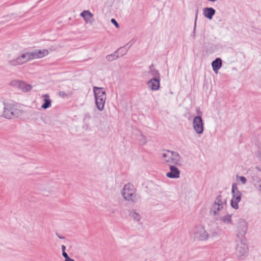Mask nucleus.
<instances>
[{
	"instance_id": "6e6552de",
	"label": "nucleus",
	"mask_w": 261,
	"mask_h": 261,
	"mask_svg": "<svg viewBox=\"0 0 261 261\" xmlns=\"http://www.w3.org/2000/svg\"><path fill=\"white\" fill-rule=\"evenodd\" d=\"M192 125L194 132L198 135H201L204 131V123L201 116H197L193 118Z\"/></svg>"
},
{
	"instance_id": "a878e982",
	"label": "nucleus",
	"mask_w": 261,
	"mask_h": 261,
	"mask_svg": "<svg viewBox=\"0 0 261 261\" xmlns=\"http://www.w3.org/2000/svg\"><path fill=\"white\" fill-rule=\"evenodd\" d=\"M237 179L240 181L242 184H245L246 182V179L244 176H237Z\"/></svg>"
},
{
	"instance_id": "a211bd4d",
	"label": "nucleus",
	"mask_w": 261,
	"mask_h": 261,
	"mask_svg": "<svg viewBox=\"0 0 261 261\" xmlns=\"http://www.w3.org/2000/svg\"><path fill=\"white\" fill-rule=\"evenodd\" d=\"M17 87L18 88L24 92H27L32 89V86L22 81H17Z\"/></svg>"
},
{
	"instance_id": "f257e3e1",
	"label": "nucleus",
	"mask_w": 261,
	"mask_h": 261,
	"mask_svg": "<svg viewBox=\"0 0 261 261\" xmlns=\"http://www.w3.org/2000/svg\"><path fill=\"white\" fill-rule=\"evenodd\" d=\"M161 160L162 162L168 166H181L182 162V157L176 152L171 150H165L162 153Z\"/></svg>"
},
{
	"instance_id": "dca6fc26",
	"label": "nucleus",
	"mask_w": 261,
	"mask_h": 261,
	"mask_svg": "<svg viewBox=\"0 0 261 261\" xmlns=\"http://www.w3.org/2000/svg\"><path fill=\"white\" fill-rule=\"evenodd\" d=\"M48 50L46 49L42 50H35L32 51L33 60L43 58L47 56L48 54Z\"/></svg>"
},
{
	"instance_id": "2eb2a0df",
	"label": "nucleus",
	"mask_w": 261,
	"mask_h": 261,
	"mask_svg": "<svg viewBox=\"0 0 261 261\" xmlns=\"http://www.w3.org/2000/svg\"><path fill=\"white\" fill-rule=\"evenodd\" d=\"M81 16L84 18L86 23L92 24L93 20V15L89 10H84L81 13Z\"/></svg>"
},
{
	"instance_id": "7c9ffc66",
	"label": "nucleus",
	"mask_w": 261,
	"mask_h": 261,
	"mask_svg": "<svg viewBox=\"0 0 261 261\" xmlns=\"http://www.w3.org/2000/svg\"><path fill=\"white\" fill-rule=\"evenodd\" d=\"M133 44V42H129L125 45V47H127V48H129L132 46Z\"/></svg>"
},
{
	"instance_id": "4468645a",
	"label": "nucleus",
	"mask_w": 261,
	"mask_h": 261,
	"mask_svg": "<svg viewBox=\"0 0 261 261\" xmlns=\"http://www.w3.org/2000/svg\"><path fill=\"white\" fill-rule=\"evenodd\" d=\"M217 220L226 225H232V214L226 213L224 215L221 216L217 218Z\"/></svg>"
},
{
	"instance_id": "20e7f679",
	"label": "nucleus",
	"mask_w": 261,
	"mask_h": 261,
	"mask_svg": "<svg viewBox=\"0 0 261 261\" xmlns=\"http://www.w3.org/2000/svg\"><path fill=\"white\" fill-rule=\"evenodd\" d=\"M226 200L221 195H218L215 199L210 209V213L214 216L219 215L220 212L224 210L226 207Z\"/></svg>"
},
{
	"instance_id": "aec40b11",
	"label": "nucleus",
	"mask_w": 261,
	"mask_h": 261,
	"mask_svg": "<svg viewBox=\"0 0 261 261\" xmlns=\"http://www.w3.org/2000/svg\"><path fill=\"white\" fill-rule=\"evenodd\" d=\"M222 65V60L219 58H216L214 61L212 62V66L213 70L215 73H217L218 70L221 67Z\"/></svg>"
},
{
	"instance_id": "f8f14e48",
	"label": "nucleus",
	"mask_w": 261,
	"mask_h": 261,
	"mask_svg": "<svg viewBox=\"0 0 261 261\" xmlns=\"http://www.w3.org/2000/svg\"><path fill=\"white\" fill-rule=\"evenodd\" d=\"M148 87L152 91H157L160 87V79L151 78L147 82Z\"/></svg>"
},
{
	"instance_id": "c85d7f7f",
	"label": "nucleus",
	"mask_w": 261,
	"mask_h": 261,
	"mask_svg": "<svg viewBox=\"0 0 261 261\" xmlns=\"http://www.w3.org/2000/svg\"><path fill=\"white\" fill-rule=\"evenodd\" d=\"M59 96H60L62 97H64L66 95V93L63 91H60L59 93Z\"/></svg>"
},
{
	"instance_id": "412c9836",
	"label": "nucleus",
	"mask_w": 261,
	"mask_h": 261,
	"mask_svg": "<svg viewBox=\"0 0 261 261\" xmlns=\"http://www.w3.org/2000/svg\"><path fill=\"white\" fill-rule=\"evenodd\" d=\"M148 75L149 76L151 77V78L160 79V74L159 71L154 68L153 65L149 66Z\"/></svg>"
},
{
	"instance_id": "b1692460",
	"label": "nucleus",
	"mask_w": 261,
	"mask_h": 261,
	"mask_svg": "<svg viewBox=\"0 0 261 261\" xmlns=\"http://www.w3.org/2000/svg\"><path fill=\"white\" fill-rule=\"evenodd\" d=\"M117 51L114 53L112 54L107 55L106 59L108 61H112L119 57L118 55H117Z\"/></svg>"
},
{
	"instance_id": "4be33fe9",
	"label": "nucleus",
	"mask_w": 261,
	"mask_h": 261,
	"mask_svg": "<svg viewBox=\"0 0 261 261\" xmlns=\"http://www.w3.org/2000/svg\"><path fill=\"white\" fill-rule=\"evenodd\" d=\"M129 216L135 221L137 222H139L141 219V216L140 214L136 212L135 210L131 211L129 213Z\"/></svg>"
},
{
	"instance_id": "0eeeda50",
	"label": "nucleus",
	"mask_w": 261,
	"mask_h": 261,
	"mask_svg": "<svg viewBox=\"0 0 261 261\" xmlns=\"http://www.w3.org/2000/svg\"><path fill=\"white\" fill-rule=\"evenodd\" d=\"M231 193L232 198L231 200V206L233 208L237 210L239 208L238 203L241 201L242 197V193L239 191L237 185L234 183L232 185Z\"/></svg>"
},
{
	"instance_id": "9b49d317",
	"label": "nucleus",
	"mask_w": 261,
	"mask_h": 261,
	"mask_svg": "<svg viewBox=\"0 0 261 261\" xmlns=\"http://www.w3.org/2000/svg\"><path fill=\"white\" fill-rule=\"evenodd\" d=\"M18 114L17 110L14 109L10 105H7L4 108V116L8 119H11Z\"/></svg>"
},
{
	"instance_id": "9d476101",
	"label": "nucleus",
	"mask_w": 261,
	"mask_h": 261,
	"mask_svg": "<svg viewBox=\"0 0 261 261\" xmlns=\"http://www.w3.org/2000/svg\"><path fill=\"white\" fill-rule=\"evenodd\" d=\"M237 231L241 236L245 235L247 231L248 224L247 222L242 218H240L236 224Z\"/></svg>"
},
{
	"instance_id": "cd10ccee",
	"label": "nucleus",
	"mask_w": 261,
	"mask_h": 261,
	"mask_svg": "<svg viewBox=\"0 0 261 261\" xmlns=\"http://www.w3.org/2000/svg\"><path fill=\"white\" fill-rule=\"evenodd\" d=\"M91 119V115L89 113H86L84 115V120H85L86 119Z\"/></svg>"
},
{
	"instance_id": "bb28decb",
	"label": "nucleus",
	"mask_w": 261,
	"mask_h": 261,
	"mask_svg": "<svg viewBox=\"0 0 261 261\" xmlns=\"http://www.w3.org/2000/svg\"><path fill=\"white\" fill-rule=\"evenodd\" d=\"M111 22L115 25V26L117 28H118L119 27V25L118 24V23L117 22V21L114 19V18H112L111 19Z\"/></svg>"
},
{
	"instance_id": "39448f33",
	"label": "nucleus",
	"mask_w": 261,
	"mask_h": 261,
	"mask_svg": "<svg viewBox=\"0 0 261 261\" xmlns=\"http://www.w3.org/2000/svg\"><path fill=\"white\" fill-rule=\"evenodd\" d=\"M191 237L195 240L205 241L209 238V234L206 232L203 226L199 225L194 227L190 231Z\"/></svg>"
},
{
	"instance_id": "7ed1b4c3",
	"label": "nucleus",
	"mask_w": 261,
	"mask_h": 261,
	"mask_svg": "<svg viewBox=\"0 0 261 261\" xmlns=\"http://www.w3.org/2000/svg\"><path fill=\"white\" fill-rule=\"evenodd\" d=\"M93 92L96 107L98 110L102 111L105 108L107 98L106 91L103 88L94 87Z\"/></svg>"
},
{
	"instance_id": "c9c22d12",
	"label": "nucleus",
	"mask_w": 261,
	"mask_h": 261,
	"mask_svg": "<svg viewBox=\"0 0 261 261\" xmlns=\"http://www.w3.org/2000/svg\"><path fill=\"white\" fill-rule=\"evenodd\" d=\"M127 50H126L125 51H122L123 53L122 54L121 56L125 55L127 53Z\"/></svg>"
},
{
	"instance_id": "423d86ee",
	"label": "nucleus",
	"mask_w": 261,
	"mask_h": 261,
	"mask_svg": "<svg viewBox=\"0 0 261 261\" xmlns=\"http://www.w3.org/2000/svg\"><path fill=\"white\" fill-rule=\"evenodd\" d=\"M33 60L31 52H25L15 59L8 61V64L13 66L21 65L27 62Z\"/></svg>"
},
{
	"instance_id": "1a4fd4ad",
	"label": "nucleus",
	"mask_w": 261,
	"mask_h": 261,
	"mask_svg": "<svg viewBox=\"0 0 261 261\" xmlns=\"http://www.w3.org/2000/svg\"><path fill=\"white\" fill-rule=\"evenodd\" d=\"M236 249V254L238 256L241 257L245 255L247 253L248 250L246 241L240 240L238 241Z\"/></svg>"
},
{
	"instance_id": "5701e85b",
	"label": "nucleus",
	"mask_w": 261,
	"mask_h": 261,
	"mask_svg": "<svg viewBox=\"0 0 261 261\" xmlns=\"http://www.w3.org/2000/svg\"><path fill=\"white\" fill-rule=\"evenodd\" d=\"M93 122L95 126L98 128H101L104 124L103 121L99 119L96 115L94 117Z\"/></svg>"
},
{
	"instance_id": "72a5a7b5",
	"label": "nucleus",
	"mask_w": 261,
	"mask_h": 261,
	"mask_svg": "<svg viewBox=\"0 0 261 261\" xmlns=\"http://www.w3.org/2000/svg\"><path fill=\"white\" fill-rule=\"evenodd\" d=\"M65 250H66V247H65V246H64V245H62V252H63V251H65Z\"/></svg>"
},
{
	"instance_id": "ddd939ff",
	"label": "nucleus",
	"mask_w": 261,
	"mask_h": 261,
	"mask_svg": "<svg viewBox=\"0 0 261 261\" xmlns=\"http://www.w3.org/2000/svg\"><path fill=\"white\" fill-rule=\"evenodd\" d=\"M175 166H169L170 171L166 173L167 177L170 178H177L179 177L180 171Z\"/></svg>"
},
{
	"instance_id": "f3484780",
	"label": "nucleus",
	"mask_w": 261,
	"mask_h": 261,
	"mask_svg": "<svg viewBox=\"0 0 261 261\" xmlns=\"http://www.w3.org/2000/svg\"><path fill=\"white\" fill-rule=\"evenodd\" d=\"M41 98L43 99L44 103L41 106V108L45 110L50 108L51 106V100L50 99L48 94H42Z\"/></svg>"
},
{
	"instance_id": "473e14b6",
	"label": "nucleus",
	"mask_w": 261,
	"mask_h": 261,
	"mask_svg": "<svg viewBox=\"0 0 261 261\" xmlns=\"http://www.w3.org/2000/svg\"><path fill=\"white\" fill-rule=\"evenodd\" d=\"M197 15H196V18H195V25H194V33H195V29H196V20H197Z\"/></svg>"
},
{
	"instance_id": "e433bc0d",
	"label": "nucleus",
	"mask_w": 261,
	"mask_h": 261,
	"mask_svg": "<svg viewBox=\"0 0 261 261\" xmlns=\"http://www.w3.org/2000/svg\"><path fill=\"white\" fill-rule=\"evenodd\" d=\"M123 50V48L122 47H121L119 49V50L118 51H120V50Z\"/></svg>"
},
{
	"instance_id": "393cba45",
	"label": "nucleus",
	"mask_w": 261,
	"mask_h": 261,
	"mask_svg": "<svg viewBox=\"0 0 261 261\" xmlns=\"http://www.w3.org/2000/svg\"><path fill=\"white\" fill-rule=\"evenodd\" d=\"M140 143L142 145H144L147 142V139L146 137L142 134L140 135L138 138Z\"/></svg>"
},
{
	"instance_id": "2f4dec72",
	"label": "nucleus",
	"mask_w": 261,
	"mask_h": 261,
	"mask_svg": "<svg viewBox=\"0 0 261 261\" xmlns=\"http://www.w3.org/2000/svg\"><path fill=\"white\" fill-rule=\"evenodd\" d=\"M64 261H75V260L69 257L67 259H65Z\"/></svg>"
},
{
	"instance_id": "f03ea898",
	"label": "nucleus",
	"mask_w": 261,
	"mask_h": 261,
	"mask_svg": "<svg viewBox=\"0 0 261 261\" xmlns=\"http://www.w3.org/2000/svg\"><path fill=\"white\" fill-rule=\"evenodd\" d=\"M121 195L125 200L132 203H135L140 199L136 188L130 183L124 186L121 191Z\"/></svg>"
},
{
	"instance_id": "f704fd0d",
	"label": "nucleus",
	"mask_w": 261,
	"mask_h": 261,
	"mask_svg": "<svg viewBox=\"0 0 261 261\" xmlns=\"http://www.w3.org/2000/svg\"><path fill=\"white\" fill-rule=\"evenodd\" d=\"M57 235L58 237L61 239H64L65 238L64 237L61 236L58 234H57Z\"/></svg>"
},
{
	"instance_id": "6ab92c4d",
	"label": "nucleus",
	"mask_w": 261,
	"mask_h": 261,
	"mask_svg": "<svg viewBox=\"0 0 261 261\" xmlns=\"http://www.w3.org/2000/svg\"><path fill=\"white\" fill-rule=\"evenodd\" d=\"M216 11L215 10L211 7L208 8H205L203 10V15L208 18V19H212L213 18V16L214 15Z\"/></svg>"
},
{
	"instance_id": "c756f323",
	"label": "nucleus",
	"mask_w": 261,
	"mask_h": 261,
	"mask_svg": "<svg viewBox=\"0 0 261 261\" xmlns=\"http://www.w3.org/2000/svg\"><path fill=\"white\" fill-rule=\"evenodd\" d=\"M62 255L65 258V259H67L68 257H69L68 255L67 254V253L65 251L62 252Z\"/></svg>"
}]
</instances>
